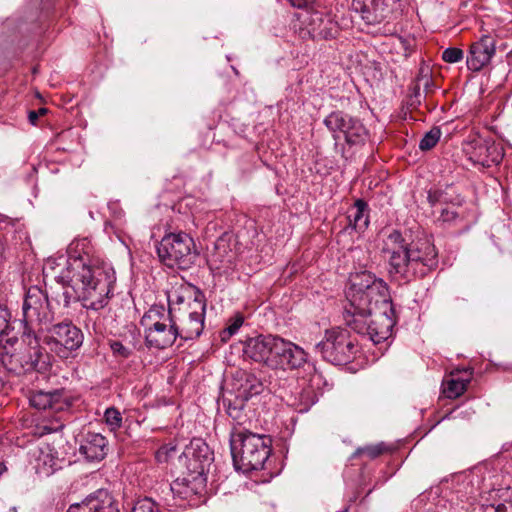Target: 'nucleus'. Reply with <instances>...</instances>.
Returning <instances> with one entry per match:
<instances>
[{
	"instance_id": "40",
	"label": "nucleus",
	"mask_w": 512,
	"mask_h": 512,
	"mask_svg": "<svg viewBox=\"0 0 512 512\" xmlns=\"http://www.w3.org/2000/svg\"><path fill=\"white\" fill-rule=\"evenodd\" d=\"M463 58V51L460 48L450 47L449 61L450 63L458 62Z\"/></svg>"
},
{
	"instance_id": "50",
	"label": "nucleus",
	"mask_w": 512,
	"mask_h": 512,
	"mask_svg": "<svg viewBox=\"0 0 512 512\" xmlns=\"http://www.w3.org/2000/svg\"><path fill=\"white\" fill-rule=\"evenodd\" d=\"M315 19H318V20H320L321 22H323V20H324L320 14H316V15H315Z\"/></svg>"
},
{
	"instance_id": "33",
	"label": "nucleus",
	"mask_w": 512,
	"mask_h": 512,
	"mask_svg": "<svg viewBox=\"0 0 512 512\" xmlns=\"http://www.w3.org/2000/svg\"><path fill=\"white\" fill-rule=\"evenodd\" d=\"M131 512H163L162 507L151 497H143L137 499L132 507Z\"/></svg>"
},
{
	"instance_id": "30",
	"label": "nucleus",
	"mask_w": 512,
	"mask_h": 512,
	"mask_svg": "<svg viewBox=\"0 0 512 512\" xmlns=\"http://www.w3.org/2000/svg\"><path fill=\"white\" fill-rule=\"evenodd\" d=\"M389 451V447L384 443H376L371 445H366L364 447H359L353 454V458L366 456L368 459L373 460L378 458L379 456L387 453Z\"/></svg>"
},
{
	"instance_id": "29",
	"label": "nucleus",
	"mask_w": 512,
	"mask_h": 512,
	"mask_svg": "<svg viewBox=\"0 0 512 512\" xmlns=\"http://www.w3.org/2000/svg\"><path fill=\"white\" fill-rule=\"evenodd\" d=\"M433 85L431 79V71L430 68L426 65H423L419 74L415 79L414 83V96H421L422 93L427 94L431 91V86Z\"/></svg>"
},
{
	"instance_id": "4",
	"label": "nucleus",
	"mask_w": 512,
	"mask_h": 512,
	"mask_svg": "<svg viewBox=\"0 0 512 512\" xmlns=\"http://www.w3.org/2000/svg\"><path fill=\"white\" fill-rule=\"evenodd\" d=\"M381 251L388 262L389 274L394 278L407 283L423 277L426 268L423 264L419 267V257L415 251L409 250V243L399 231L393 230L386 237Z\"/></svg>"
},
{
	"instance_id": "28",
	"label": "nucleus",
	"mask_w": 512,
	"mask_h": 512,
	"mask_svg": "<svg viewBox=\"0 0 512 512\" xmlns=\"http://www.w3.org/2000/svg\"><path fill=\"white\" fill-rule=\"evenodd\" d=\"M246 401V399L239 396L238 394L234 395L233 398H223V406L226 410V413L239 426L243 425L246 421V414L244 412Z\"/></svg>"
},
{
	"instance_id": "3",
	"label": "nucleus",
	"mask_w": 512,
	"mask_h": 512,
	"mask_svg": "<svg viewBox=\"0 0 512 512\" xmlns=\"http://www.w3.org/2000/svg\"><path fill=\"white\" fill-rule=\"evenodd\" d=\"M271 445L272 440L268 435L234 428L230 436V447L236 470L248 473L262 469L271 454Z\"/></svg>"
},
{
	"instance_id": "26",
	"label": "nucleus",
	"mask_w": 512,
	"mask_h": 512,
	"mask_svg": "<svg viewBox=\"0 0 512 512\" xmlns=\"http://www.w3.org/2000/svg\"><path fill=\"white\" fill-rule=\"evenodd\" d=\"M368 205L362 199H357L351 209L348 211L347 219L349 226L357 231H364L369 224Z\"/></svg>"
},
{
	"instance_id": "22",
	"label": "nucleus",
	"mask_w": 512,
	"mask_h": 512,
	"mask_svg": "<svg viewBox=\"0 0 512 512\" xmlns=\"http://www.w3.org/2000/svg\"><path fill=\"white\" fill-rule=\"evenodd\" d=\"M176 303L183 304L181 315L205 318L206 301L199 289L188 290L186 295H176Z\"/></svg>"
},
{
	"instance_id": "13",
	"label": "nucleus",
	"mask_w": 512,
	"mask_h": 512,
	"mask_svg": "<svg viewBox=\"0 0 512 512\" xmlns=\"http://www.w3.org/2000/svg\"><path fill=\"white\" fill-rule=\"evenodd\" d=\"M351 7L368 24H377L400 15L404 0H352Z\"/></svg>"
},
{
	"instance_id": "32",
	"label": "nucleus",
	"mask_w": 512,
	"mask_h": 512,
	"mask_svg": "<svg viewBox=\"0 0 512 512\" xmlns=\"http://www.w3.org/2000/svg\"><path fill=\"white\" fill-rule=\"evenodd\" d=\"M244 323L241 314H236L228 320L227 326L220 332V338L223 342H227L234 334L238 332Z\"/></svg>"
},
{
	"instance_id": "44",
	"label": "nucleus",
	"mask_w": 512,
	"mask_h": 512,
	"mask_svg": "<svg viewBox=\"0 0 512 512\" xmlns=\"http://www.w3.org/2000/svg\"><path fill=\"white\" fill-rule=\"evenodd\" d=\"M8 258V250L0 238V265Z\"/></svg>"
},
{
	"instance_id": "31",
	"label": "nucleus",
	"mask_w": 512,
	"mask_h": 512,
	"mask_svg": "<svg viewBox=\"0 0 512 512\" xmlns=\"http://www.w3.org/2000/svg\"><path fill=\"white\" fill-rule=\"evenodd\" d=\"M428 201L433 208L440 206L437 210L441 213L442 221L446 222L445 213L447 208L444 207L447 202L446 192L440 189H430L428 192Z\"/></svg>"
},
{
	"instance_id": "49",
	"label": "nucleus",
	"mask_w": 512,
	"mask_h": 512,
	"mask_svg": "<svg viewBox=\"0 0 512 512\" xmlns=\"http://www.w3.org/2000/svg\"><path fill=\"white\" fill-rule=\"evenodd\" d=\"M463 202H464V198L460 197V196H457L456 202L454 204H456L458 206H461Z\"/></svg>"
},
{
	"instance_id": "15",
	"label": "nucleus",
	"mask_w": 512,
	"mask_h": 512,
	"mask_svg": "<svg viewBox=\"0 0 512 512\" xmlns=\"http://www.w3.org/2000/svg\"><path fill=\"white\" fill-rule=\"evenodd\" d=\"M213 460V452L201 438H194L190 441L182 458L187 471L198 476H206Z\"/></svg>"
},
{
	"instance_id": "41",
	"label": "nucleus",
	"mask_w": 512,
	"mask_h": 512,
	"mask_svg": "<svg viewBox=\"0 0 512 512\" xmlns=\"http://www.w3.org/2000/svg\"><path fill=\"white\" fill-rule=\"evenodd\" d=\"M324 24H325V27L316 29L315 33L318 36H321L324 38L331 37L333 35V33L331 31L332 29H331V27L330 28L327 27V25L331 26V22L329 20H324Z\"/></svg>"
},
{
	"instance_id": "27",
	"label": "nucleus",
	"mask_w": 512,
	"mask_h": 512,
	"mask_svg": "<svg viewBox=\"0 0 512 512\" xmlns=\"http://www.w3.org/2000/svg\"><path fill=\"white\" fill-rule=\"evenodd\" d=\"M240 379L242 382L238 388V395L246 400L260 394L264 389L263 382L255 374L242 371Z\"/></svg>"
},
{
	"instance_id": "47",
	"label": "nucleus",
	"mask_w": 512,
	"mask_h": 512,
	"mask_svg": "<svg viewBox=\"0 0 512 512\" xmlns=\"http://www.w3.org/2000/svg\"><path fill=\"white\" fill-rule=\"evenodd\" d=\"M447 377H448V374H447V370L445 371V374H444V377H443V380H442V395H445L446 394V385L448 384V380H447Z\"/></svg>"
},
{
	"instance_id": "43",
	"label": "nucleus",
	"mask_w": 512,
	"mask_h": 512,
	"mask_svg": "<svg viewBox=\"0 0 512 512\" xmlns=\"http://www.w3.org/2000/svg\"><path fill=\"white\" fill-rule=\"evenodd\" d=\"M292 6L297 8H305L312 4L315 0H288Z\"/></svg>"
},
{
	"instance_id": "39",
	"label": "nucleus",
	"mask_w": 512,
	"mask_h": 512,
	"mask_svg": "<svg viewBox=\"0 0 512 512\" xmlns=\"http://www.w3.org/2000/svg\"><path fill=\"white\" fill-rule=\"evenodd\" d=\"M215 249H216V253L214 255V257H216L217 259L216 260H219L220 262H224L225 260L222 258L223 255L221 254V250L223 252H226V243L224 240L220 239L216 242L215 244Z\"/></svg>"
},
{
	"instance_id": "5",
	"label": "nucleus",
	"mask_w": 512,
	"mask_h": 512,
	"mask_svg": "<svg viewBox=\"0 0 512 512\" xmlns=\"http://www.w3.org/2000/svg\"><path fill=\"white\" fill-rule=\"evenodd\" d=\"M42 356V348L37 336L23 332L20 343L16 338L6 341L0 360L8 372L24 375L38 370Z\"/></svg>"
},
{
	"instance_id": "25",
	"label": "nucleus",
	"mask_w": 512,
	"mask_h": 512,
	"mask_svg": "<svg viewBox=\"0 0 512 512\" xmlns=\"http://www.w3.org/2000/svg\"><path fill=\"white\" fill-rule=\"evenodd\" d=\"M205 318H196L189 315H181L180 324H178V334L183 340H193L198 338L204 329Z\"/></svg>"
},
{
	"instance_id": "12",
	"label": "nucleus",
	"mask_w": 512,
	"mask_h": 512,
	"mask_svg": "<svg viewBox=\"0 0 512 512\" xmlns=\"http://www.w3.org/2000/svg\"><path fill=\"white\" fill-rule=\"evenodd\" d=\"M461 151L472 164L483 167L497 165L503 159V151L498 144L475 133L469 134L462 142Z\"/></svg>"
},
{
	"instance_id": "21",
	"label": "nucleus",
	"mask_w": 512,
	"mask_h": 512,
	"mask_svg": "<svg viewBox=\"0 0 512 512\" xmlns=\"http://www.w3.org/2000/svg\"><path fill=\"white\" fill-rule=\"evenodd\" d=\"M79 452L89 461H101L108 452V441L100 433L88 432L79 448Z\"/></svg>"
},
{
	"instance_id": "17",
	"label": "nucleus",
	"mask_w": 512,
	"mask_h": 512,
	"mask_svg": "<svg viewBox=\"0 0 512 512\" xmlns=\"http://www.w3.org/2000/svg\"><path fill=\"white\" fill-rule=\"evenodd\" d=\"M278 336L257 335L249 337L243 342V356L253 362L270 368V362L276 346Z\"/></svg>"
},
{
	"instance_id": "24",
	"label": "nucleus",
	"mask_w": 512,
	"mask_h": 512,
	"mask_svg": "<svg viewBox=\"0 0 512 512\" xmlns=\"http://www.w3.org/2000/svg\"><path fill=\"white\" fill-rule=\"evenodd\" d=\"M473 373L472 367L450 369V399L464 394L473 378Z\"/></svg>"
},
{
	"instance_id": "42",
	"label": "nucleus",
	"mask_w": 512,
	"mask_h": 512,
	"mask_svg": "<svg viewBox=\"0 0 512 512\" xmlns=\"http://www.w3.org/2000/svg\"><path fill=\"white\" fill-rule=\"evenodd\" d=\"M47 112L46 108H40L37 111H30L28 118L31 124L35 125L38 117L44 115Z\"/></svg>"
},
{
	"instance_id": "14",
	"label": "nucleus",
	"mask_w": 512,
	"mask_h": 512,
	"mask_svg": "<svg viewBox=\"0 0 512 512\" xmlns=\"http://www.w3.org/2000/svg\"><path fill=\"white\" fill-rule=\"evenodd\" d=\"M272 354L271 370L293 371L308 364V353L299 345L280 336Z\"/></svg>"
},
{
	"instance_id": "11",
	"label": "nucleus",
	"mask_w": 512,
	"mask_h": 512,
	"mask_svg": "<svg viewBox=\"0 0 512 512\" xmlns=\"http://www.w3.org/2000/svg\"><path fill=\"white\" fill-rule=\"evenodd\" d=\"M44 329L47 330V334L43 342L52 353L62 359H67L83 344V332L71 321L59 322Z\"/></svg>"
},
{
	"instance_id": "20",
	"label": "nucleus",
	"mask_w": 512,
	"mask_h": 512,
	"mask_svg": "<svg viewBox=\"0 0 512 512\" xmlns=\"http://www.w3.org/2000/svg\"><path fill=\"white\" fill-rule=\"evenodd\" d=\"M494 54V40L489 36H484L480 41L471 45L470 53L467 57V67L472 71H480L490 63Z\"/></svg>"
},
{
	"instance_id": "18",
	"label": "nucleus",
	"mask_w": 512,
	"mask_h": 512,
	"mask_svg": "<svg viewBox=\"0 0 512 512\" xmlns=\"http://www.w3.org/2000/svg\"><path fill=\"white\" fill-rule=\"evenodd\" d=\"M31 406L39 410H51L62 412L68 410L73 403V397L65 389L52 391L38 390L31 393L29 397Z\"/></svg>"
},
{
	"instance_id": "6",
	"label": "nucleus",
	"mask_w": 512,
	"mask_h": 512,
	"mask_svg": "<svg viewBox=\"0 0 512 512\" xmlns=\"http://www.w3.org/2000/svg\"><path fill=\"white\" fill-rule=\"evenodd\" d=\"M323 123L332 133L336 147L341 137L344 138L345 145L342 146L340 153L345 159L349 158V150L352 147H362L369 138V132L361 120L343 111L331 112Z\"/></svg>"
},
{
	"instance_id": "10",
	"label": "nucleus",
	"mask_w": 512,
	"mask_h": 512,
	"mask_svg": "<svg viewBox=\"0 0 512 512\" xmlns=\"http://www.w3.org/2000/svg\"><path fill=\"white\" fill-rule=\"evenodd\" d=\"M24 333L36 335L37 331L44 330L53 319L48 296L38 286L28 288L22 305Z\"/></svg>"
},
{
	"instance_id": "52",
	"label": "nucleus",
	"mask_w": 512,
	"mask_h": 512,
	"mask_svg": "<svg viewBox=\"0 0 512 512\" xmlns=\"http://www.w3.org/2000/svg\"><path fill=\"white\" fill-rule=\"evenodd\" d=\"M450 214H453V216H454V217L459 216V213H458V212H451V211H450Z\"/></svg>"
},
{
	"instance_id": "37",
	"label": "nucleus",
	"mask_w": 512,
	"mask_h": 512,
	"mask_svg": "<svg viewBox=\"0 0 512 512\" xmlns=\"http://www.w3.org/2000/svg\"><path fill=\"white\" fill-rule=\"evenodd\" d=\"M110 348L114 356L126 359L131 355V350L124 346L120 341H110Z\"/></svg>"
},
{
	"instance_id": "34",
	"label": "nucleus",
	"mask_w": 512,
	"mask_h": 512,
	"mask_svg": "<svg viewBox=\"0 0 512 512\" xmlns=\"http://www.w3.org/2000/svg\"><path fill=\"white\" fill-rule=\"evenodd\" d=\"M440 137H441V130H440V128L433 127L420 140L419 148L422 151H428V150L432 149L438 143Z\"/></svg>"
},
{
	"instance_id": "2",
	"label": "nucleus",
	"mask_w": 512,
	"mask_h": 512,
	"mask_svg": "<svg viewBox=\"0 0 512 512\" xmlns=\"http://www.w3.org/2000/svg\"><path fill=\"white\" fill-rule=\"evenodd\" d=\"M43 271L63 285H72L82 306L88 310L103 309L113 296L116 277L110 266L86 264L81 258L70 261L62 256L48 260Z\"/></svg>"
},
{
	"instance_id": "48",
	"label": "nucleus",
	"mask_w": 512,
	"mask_h": 512,
	"mask_svg": "<svg viewBox=\"0 0 512 512\" xmlns=\"http://www.w3.org/2000/svg\"><path fill=\"white\" fill-rule=\"evenodd\" d=\"M442 59L445 61V62H448V48L444 49L442 51Z\"/></svg>"
},
{
	"instance_id": "36",
	"label": "nucleus",
	"mask_w": 512,
	"mask_h": 512,
	"mask_svg": "<svg viewBox=\"0 0 512 512\" xmlns=\"http://www.w3.org/2000/svg\"><path fill=\"white\" fill-rule=\"evenodd\" d=\"M485 512H512V489L505 492L501 503L488 506Z\"/></svg>"
},
{
	"instance_id": "45",
	"label": "nucleus",
	"mask_w": 512,
	"mask_h": 512,
	"mask_svg": "<svg viewBox=\"0 0 512 512\" xmlns=\"http://www.w3.org/2000/svg\"><path fill=\"white\" fill-rule=\"evenodd\" d=\"M63 298H64V306H69L70 305V302H71V299L73 298V295L72 293L68 290V289H65L64 292H63Z\"/></svg>"
},
{
	"instance_id": "8",
	"label": "nucleus",
	"mask_w": 512,
	"mask_h": 512,
	"mask_svg": "<svg viewBox=\"0 0 512 512\" xmlns=\"http://www.w3.org/2000/svg\"><path fill=\"white\" fill-rule=\"evenodd\" d=\"M145 326V342L148 347L165 349L173 345L178 334V324L173 320L171 310L164 314V308L150 309L141 319Z\"/></svg>"
},
{
	"instance_id": "19",
	"label": "nucleus",
	"mask_w": 512,
	"mask_h": 512,
	"mask_svg": "<svg viewBox=\"0 0 512 512\" xmlns=\"http://www.w3.org/2000/svg\"><path fill=\"white\" fill-rule=\"evenodd\" d=\"M67 512H120L113 495L107 489H98L82 502L72 504Z\"/></svg>"
},
{
	"instance_id": "16",
	"label": "nucleus",
	"mask_w": 512,
	"mask_h": 512,
	"mask_svg": "<svg viewBox=\"0 0 512 512\" xmlns=\"http://www.w3.org/2000/svg\"><path fill=\"white\" fill-rule=\"evenodd\" d=\"M206 484V476H198L187 471L185 476L170 484V490L175 498L186 500L190 506H196L205 495Z\"/></svg>"
},
{
	"instance_id": "9",
	"label": "nucleus",
	"mask_w": 512,
	"mask_h": 512,
	"mask_svg": "<svg viewBox=\"0 0 512 512\" xmlns=\"http://www.w3.org/2000/svg\"><path fill=\"white\" fill-rule=\"evenodd\" d=\"M316 349L327 362L343 365L355 357L358 345L347 329L337 327L326 331L324 340L316 345Z\"/></svg>"
},
{
	"instance_id": "1",
	"label": "nucleus",
	"mask_w": 512,
	"mask_h": 512,
	"mask_svg": "<svg viewBox=\"0 0 512 512\" xmlns=\"http://www.w3.org/2000/svg\"><path fill=\"white\" fill-rule=\"evenodd\" d=\"M344 319L356 333L374 344L388 340L396 323L386 282L369 271L350 276Z\"/></svg>"
},
{
	"instance_id": "46",
	"label": "nucleus",
	"mask_w": 512,
	"mask_h": 512,
	"mask_svg": "<svg viewBox=\"0 0 512 512\" xmlns=\"http://www.w3.org/2000/svg\"><path fill=\"white\" fill-rule=\"evenodd\" d=\"M304 392H305L308 396H310V394H311V391H304ZM313 403H314V400H313L311 397H309V399H307V400L303 403L304 407H301V408L299 409V411L307 410V409H308V408H309Z\"/></svg>"
},
{
	"instance_id": "51",
	"label": "nucleus",
	"mask_w": 512,
	"mask_h": 512,
	"mask_svg": "<svg viewBox=\"0 0 512 512\" xmlns=\"http://www.w3.org/2000/svg\"><path fill=\"white\" fill-rule=\"evenodd\" d=\"M9 512H17L16 507H10V508H9Z\"/></svg>"
},
{
	"instance_id": "38",
	"label": "nucleus",
	"mask_w": 512,
	"mask_h": 512,
	"mask_svg": "<svg viewBox=\"0 0 512 512\" xmlns=\"http://www.w3.org/2000/svg\"><path fill=\"white\" fill-rule=\"evenodd\" d=\"M11 314L6 306L0 304V336L7 330Z\"/></svg>"
},
{
	"instance_id": "35",
	"label": "nucleus",
	"mask_w": 512,
	"mask_h": 512,
	"mask_svg": "<svg viewBox=\"0 0 512 512\" xmlns=\"http://www.w3.org/2000/svg\"><path fill=\"white\" fill-rule=\"evenodd\" d=\"M104 419L111 430H116L122 425V415L120 411L114 407H109L106 409L104 413Z\"/></svg>"
},
{
	"instance_id": "23",
	"label": "nucleus",
	"mask_w": 512,
	"mask_h": 512,
	"mask_svg": "<svg viewBox=\"0 0 512 512\" xmlns=\"http://www.w3.org/2000/svg\"><path fill=\"white\" fill-rule=\"evenodd\" d=\"M409 250L416 252L419 260V266L423 264V277L430 271L435 269L438 265L437 251L435 246L427 239H419L415 242L409 243Z\"/></svg>"
},
{
	"instance_id": "7",
	"label": "nucleus",
	"mask_w": 512,
	"mask_h": 512,
	"mask_svg": "<svg viewBox=\"0 0 512 512\" xmlns=\"http://www.w3.org/2000/svg\"><path fill=\"white\" fill-rule=\"evenodd\" d=\"M157 254L160 261L172 269L187 270L197 258L194 241L185 232L166 234L157 246Z\"/></svg>"
}]
</instances>
